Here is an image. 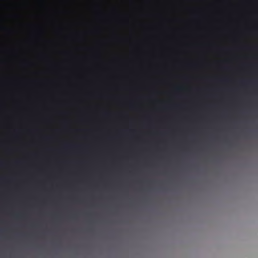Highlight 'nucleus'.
Returning <instances> with one entry per match:
<instances>
[{
	"mask_svg": "<svg viewBox=\"0 0 258 258\" xmlns=\"http://www.w3.org/2000/svg\"><path fill=\"white\" fill-rule=\"evenodd\" d=\"M181 88H180V87L177 88V90H181Z\"/></svg>",
	"mask_w": 258,
	"mask_h": 258,
	"instance_id": "f257e3e1",
	"label": "nucleus"
}]
</instances>
